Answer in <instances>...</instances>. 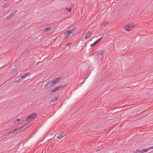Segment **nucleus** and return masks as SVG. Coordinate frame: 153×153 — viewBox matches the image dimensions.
<instances>
[{
  "label": "nucleus",
  "mask_w": 153,
  "mask_h": 153,
  "mask_svg": "<svg viewBox=\"0 0 153 153\" xmlns=\"http://www.w3.org/2000/svg\"><path fill=\"white\" fill-rule=\"evenodd\" d=\"M37 116V115L36 113H33L31 115L28 116L26 119V121L28 122V120H29L31 121L33 120Z\"/></svg>",
  "instance_id": "1"
},
{
  "label": "nucleus",
  "mask_w": 153,
  "mask_h": 153,
  "mask_svg": "<svg viewBox=\"0 0 153 153\" xmlns=\"http://www.w3.org/2000/svg\"><path fill=\"white\" fill-rule=\"evenodd\" d=\"M104 52H105V51H99L95 55L94 57L97 62H98V61L100 59V56L102 55Z\"/></svg>",
  "instance_id": "2"
},
{
  "label": "nucleus",
  "mask_w": 153,
  "mask_h": 153,
  "mask_svg": "<svg viewBox=\"0 0 153 153\" xmlns=\"http://www.w3.org/2000/svg\"><path fill=\"white\" fill-rule=\"evenodd\" d=\"M134 24L133 23L127 25H125L124 26V28L127 31H129L132 28L134 27Z\"/></svg>",
  "instance_id": "3"
},
{
  "label": "nucleus",
  "mask_w": 153,
  "mask_h": 153,
  "mask_svg": "<svg viewBox=\"0 0 153 153\" xmlns=\"http://www.w3.org/2000/svg\"><path fill=\"white\" fill-rule=\"evenodd\" d=\"M17 10H14L12 13H11L8 16H7L5 18V19H10L12 18L14 15L17 12Z\"/></svg>",
  "instance_id": "4"
},
{
  "label": "nucleus",
  "mask_w": 153,
  "mask_h": 153,
  "mask_svg": "<svg viewBox=\"0 0 153 153\" xmlns=\"http://www.w3.org/2000/svg\"><path fill=\"white\" fill-rule=\"evenodd\" d=\"M91 33L90 31H88L86 34L85 39H87L90 38L91 36Z\"/></svg>",
  "instance_id": "5"
},
{
  "label": "nucleus",
  "mask_w": 153,
  "mask_h": 153,
  "mask_svg": "<svg viewBox=\"0 0 153 153\" xmlns=\"http://www.w3.org/2000/svg\"><path fill=\"white\" fill-rule=\"evenodd\" d=\"M60 79L59 78H56L53 79L52 81H53V83L55 84L57 82H59L60 80Z\"/></svg>",
  "instance_id": "6"
},
{
  "label": "nucleus",
  "mask_w": 153,
  "mask_h": 153,
  "mask_svg": "<svg viewBox=\"0 0 153 153\" xmlns=\"http://www.w3.org/2000/svg\"><path fill=\"white\" fill-rule=\"evenodd\" d=\"M76 30V27H74L71 30H67V32H68V33L70 34L73 33L74 32V31Z\"/></svg>",
  "instance_id": "7"
},
{
  "label": "nucleus",
  "mask_w": 153,
  "mask_h": 153,
  "mask_svg": "<svg viewBox=\"0 0 153 153\" xmlns=\"http://www.w3.org/2000/svg\"><path fill=\"white\" fill-rule=\"evenodd\" d=\"M67 86V85L65 84L63 85H60L58 86V87L59 88V90H62L63 89L66 87Z\"/></svg>",
  "instance_id": "8"
},
{
  "label": "nucleus",
  "mask_w": 153,
  "mask_h": 153,
  "mask_svg": "<svg viewBox=\"0 0 153 153\" xmlns=\"http://www.w3.org/2000/svg\"><path fill=\"white\" fill-rule=\"evenodd\" d=\"M20 129L19 128H15L13 129L12 130L10 131L11 134L14 133L15 132L19 131Z\"/></svg>",
  "instance_id": "9"
},
{
  "label": "nucleus",
  "mask_w": 153,
  "mask_h": 153,
  "mask_svg": "<svg viewBox=\"0 0 153 153\" xmlns=\"http://www.w3.org/2000/svg\"><path fill=\"white\" fill-rule=\"evenodd\" d=\"M51 86L50 85V81L47 82L45 86V89H48L50 88Z\"/></svg>",
  "instance_id": "10"
},
{
  "label": "nucleus",
  "mask_w": 153,
  "mask_h": 153,
  "mask_svg": "<svg viewBox=\"0 0 153 153\" xmlns=\"http://www.w3.org/2000/svg\"><path fill=\"white\" fill-rule=\"evenodd\" d=\"M59 97V96H58V97H53V98L51 99L50 101V103H51V102H53L55 101Z\"/></svg>",
  "instance_id": "11"
},
{
  "label": "nucleus",
  "mask_w": 153,
  "mask_h": 153,
  "mask_svg": "<svg viewBox=\"0 0 153 153\" xmlns=\"http://www.w3.org/2000/svg\"><path fill=\"white\" fill-rule=\"evenodd\" d=\"M73 6V4H70V5H69L70 7L69 9H68V7H66V8H67L66 9L68 12H70L71 11V9H72L71 7Z\"/></svg>",
  "instance_id": "12"
},
{
  "label": "nucleus",
  "mask_w": 153,
  "mask_h": 153,
  "mask_svg": "<svg viewBox=\"0 0 153 153\" xmlns=\"http://www.w3.org/2000/svg\"><path fill=\"white\" fill-rule=\"evenodd\" d=\"M148 151H149L147 148L143 149L141 150H140V153H144L145 152H147Z\"/></svg>",
  "instance_id": "13"
},
{
  "label": "nucleus",
  "mask_w": 153,
  "mask_h": 153,
  "mask_svg": "<svg viewBox=\"0 0 153 153\" xmlns=\"http://www.w3.org/2000/svg\"><path fill=\"white\" fill-rule=\"evenodd\" d=\"M28 125V124L27 123H25L22 126H21L20 127H19L20 130L24 128L25 127H26Z\"/></svg>",
  "instance_id": "14"
},
{
  "label": "nucleus",
  "mask_w": 153,
  "mask_h": 153,
  "mask_svg": "<svg viewBox=\"0 0 153 153\" xmlns=\"http://www.w3.org/2000/svg\"><path fill=\"white\" fill-rule=\"evenodd\" d=\"M64 135L65 134H63L61 133L57 137V138L61 139L62 138V137H63Z\"/></svg>",
  "instance_id": "15"
},
{
  "label": "nucleus",
  "mask_w": 153,
  "mask_h": 153,
  "mask_svg": "<svg viewBox=\"0 0 153 153\" xmlns=\"http://www.w3.org/2000/svg\"><path fill=\"white\" fill-rule=\"evenodd\" d=\"M22 80L21 78L20 77L19 78V79L18 80H15L14 81V82L15 83H18L19 82H22Z\"/></svg>",
  "instance_id": "16"
},
{
  "label": "nucleus",
  "mask_w": 153,
  "mask_h": 153,
  "mask_svg": "<svg viewBox=\"0 0 153 153\" xmlns=\"http://www.w3.org/2000/svg\"><path fill=\"white\" fill-rule=\"evenodd\" d=\"M65 38H68L71 35L68 33V32H67V31H66L65 33Z\"/></svg>",
  "instance_id": "17"
},
{
  "label": "nucleus",
  "mask_w": 153,
  "mask_h": 153,
  "mask_svg": "<svg viewBox=\"0 0 153 153\" xmlns=\"http://www.w3.org/2000/svg\"><path fill=\"white\" fill-rule=\"evenodd\" d=\"M6 137L4 136V134H3L1 136H0V139L4 140L6 139Z\"/></svg>",
  "instance_id": "18"
},
{
  "label": "nucleus",
  "mask_w": 153,
  "mask_h": 153,
  "mask_svg": "<svg viewBox=\"0 0 153 153\" xmlns=\"http://www.w3.org/2000/svg\"><path fill=\"white\" fill-rule=\"evenodd\" d=\"M108 25V23L107 22L105 21L101 25L103 26H105Z\"/></svg>",
  "instance_id": "19"
},
{
  "label": "nucleus",
  "mask_w": 153,
  "mask_h": 153,
  "mask_svg": "<svg viewBox=\"0 0 153 153\" xmlns=\"http://www.w3.org/2000/svg\"><path fill=\"white\" fill-rule=\"evenodd\" d=\"M53 91H54V92H55L56 91L59 90V88L58 86L56 87L55 88L53 89Z\"/></svg>",
  "instance_id": "20"
},
{
  "label": "nucleus",
  "mask_w": 153,
  "mask_h": 153,
  "mask_svg": "<svg viewBox=\"0 0 153 153\" xmlns=\"http://www.w3.org/2000/svg\"><path fill=\"white\" fill-rule=\"evenodd\" d=\"M10 134H11V133L10 131H9V132H7L4 134V136H5V137H6L8 136Z\"/></svg>",
  "instance_id": "21"
},
{
  "label": "nucleus",
  "mask_w": 153,
  "mask_h": 153,
  "mask_svg": "<svg viewBox=\"0 0 153 153\" xmlns=\"http://www.w3.org/2000/svg\"><path fill=\"white\" fill-rule=\"evenodd\" d=\"M9 5V4H3L2 7L4 8L6 7Z\"/></svg>",
  "instance_id": "22"
},
{
  "label": "nucleus",
  "mask_w": 153,
  "mask_h": 153,
  "mask_svg": "<svg viewBox=\"0 0 153 153\" xmlns=\"http://www.w3.org/2000/svg\"><path fill=\"white\" fill-rule=\"evenodd\" d=\"M20 121V120L19 119H18L14 121V123H15V124H17V123H19Z\"/></svg>",
  "instance_id": "23"
},
{
  "label": "nucleus",
  "mask_w": 153,
  "mask_h": 153,
  "mask_svg": "<svg viewBox=\"0 0 153 153\" xmlns=\"http://www.w3.org/2000/svg\"><path fill=\"white\" fill-rule=\"evenodd\" d=\"M50 85L51 86V87L55 85L53 83V81L52 80L50 81Z\"/></svg>",
  "instance_id": "24"
},
{
  "label": "nucleus",
  "mask_w": 153,
  "mask_h": 153,
  "mask_svg": "<svg viewBox=\"0 0 153 153\" xmlns=\"http://www.w3.org/2000/svg\"><path fill=\"white\" fill-rule=\"evenodd\" d=\"M51 30V28L50 27H48L45 28V32H48L50 31Z\"/></svg>",
  "instance_id": "25"
},
{
  "label": "nucleus",
  "mask_w": 153,
  "mask_h": 153,
  "mask_svg": "<svg viewBox=\"0 0 153 153\" xmlns=\"http://www.w3.org/2000/svg\"><path fill=\"white\" fill-rule=\"evenodd\" d=\"M97 43V42L96 41H95L93 43L90 45L91 47H93Z\"/></svg>",
  "instance_id": "26"
},
{
  "label": "nucleus",
  "mask_w": 153,
  "mask_h": 153,
  "mask_svg": "<svg viewBox=\"0 0 153 153\" xmlns=\"http://www.w3.org/2000/svg\"><path fill=\"white\" fill-rule=\"evenodd\" d=\"M133 153H140V150L139 149H137L135 151H134L133 152Z\"/></svg>",
  "instance_id": "27"
},
{
  "label": "nucleus",
  "mask_w": 153,
  "mask_h": 153,
  "mask_svg": "<svg viewBox=\"0 0 153 153\" xmlns=\"http://www.w3.org/2000/svg\"><path fill=\"white\" fill-rule=\"evenodd\" d=\"M26 77V76L25 74H24L23 75H22L21 77H20L21 78L22 80V79L25 78Z\"/></svg>",
  "instance_id": "28"
},
{
  "label": "nucleus",
  "mask_w": 153,
  "mask_h": 153,
  "mask_svg": "<svg viewBox=\"0 0 153 153\" xmlns=\"http://www.w3.org/2000/svg\"><path fill=\"white\" fill-rule=\"evenodd\" d=\"M30 72H29V73H26L25 74V75H26V76H29V75H30Z\"/></svg>",
  "instance_id": "29"
},
{
  "label": "nucleus",
  "mask_w": 153,
  "mask_h": 153,
  "mask_svg": "<svg viewBox=\"0 0 153 153\" xmlns=\"http://www.w3.org/2000/svg\"><path fill=\"white\" fill-rule=\"evenodd\" d=\"M147 149L148 150V151L150 150L151 149H153V146L149 147L147 148Z\"/></svg>",
  "instance_id": "30"
},
{
  "label": "nucleus",
  "mask_w": 153,
  "mask_h": 153,
  "mask_svg": "<svg viewBox=\"0 0 153 153\" xmlns=\"http://www.w3.org/2000/svg\"><path fill=\"white\" fill-rule=\"evenodd\" d=\"M103 38V37H102L99 39L98 40H96V42H97V43H98L101 40V39Z\"/></svg>",
  "instance_id": "31"
},
{
  "label": "nucleus",
  "mask_w": 153,
  "mask_h": 153,
  "mask_svg": "<svg viewBox=\"0 0 153 153\" xmlns=\"http://www.w3.org/2000/svg\"><path fill=\"white\" fill-rule=\"evenodd\" d=\"M103 38V37H102L99 39L98 40H96V42H97V43H98L101 40V39Z\"/></svg>",
  "instance_id": "32"
},
{
  "label": "nucleus",
  "mask_w": 153,
  "mask_h": 153,
  "mask_svg": "<svg viewBox=\"0 0 153 153\" xmlns=\"http://www.w3.org/2000/svg\"><path fill=\"white\" fill-rule=\"evenodd\" d=\"M103 38V37H102L99 39L98 40H96V42H97V43H98L101 40V39Z\"/></svg>",
  "instance_id": "33"
},
{
  "label": "nucleus",
  "mask_w": 153,
  "mask_h": 153,
  "mask_svg": "<svg viewBox=\"0 0 153 153\" xmlns=\"http://www.w3.org/2000/svg\"><path fill=\"white\" fill-rule=\"evenodd\" d=\"M17 70V68H13V69L12 70H11V72H13V71H16Z\"/></svg>",
  "instance_id": "34"
},
{
  "label": "nucleus",
  "mask_w": 153,
  "mask_h": 153,
  "mask_svg": "<svg viewBox=\"0 0 153 153\" xmlns=\"http://www.w3.org/2000/svg\"><path fill=\"white\" fill-rule=\"evenodd\" d=\"M53 91V90L52 89L49 91V93L50 94H51L52 93L54 92V91Z\"/></svg>",
  "instance_id": "35"
},
{
  "label": "nucleus",
  "mask_w": 153,
  "mask_h": 153,
  "mask_svg": "<svg viewBox=\"0 0 153 153\" xmlns=\"http://www.w3.org/2000/svg\"><path fill=\"white\" fill-rule=\"evenodd\" d=\"M84 83V82H83L82 83H80L79 84V85H80V86H81L82 85V84H83Z\"/></svg>",
  "instance_id": "36"
},
{
  "label": "nucleus",
  "mask_w": 153,
  "mask_h": 153,
  "mask_svg": "<svg viewBox=\"0 0 153 153\" xmlns=\"http://www.w3.org/2000/svg\"><path fill=\"white\" fill-rule=\"evenodd\" d=\"M70 45V44H67V46H69Z\"/></svg>",
  "instance_id": "37"
}]
</instances>
